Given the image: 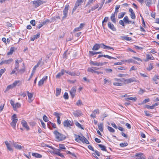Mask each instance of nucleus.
<instances>
[{
	"label": "nucleus",
	"mask_w": 159,
	"mask_h": 159,
	"mask_svg": "<svg viewBox=\"0 0 159 159\" xmlns=\"http://www.w3.org/2000/svg\"><path fill=\"white\" fill-rule=\"evenodd\" d=\"M125 12H123V13H120L119 14V15L118 16V18H121L124 16V15L125 14Z\"/></svg>",
	"instance_id": "obj_41"
},
{
	"label": "nucleus",
	"mask_w": 159,
	"mask_h": 159,
	"mask_svg": "<svg viewBox=\"0 0 159 159\" xmlns=\"http://www.w3.org/2000/svg\"><path fill=\"white\" fill-rule=\"evenodd\" d=\"M120 6L119 5H117L116 6L115 8V11L114 13L115 14H116L117 15V13L118 12V10L120 8Z\"/></svg>",
	"instance_id": "obj_39"
},
{
	"label": "nucleus",
	"mask_w": 159,
	"mask_h": 159,
	"mask_svg": "<svg viewBox=\"0 0 159 159\" xmlns=\"http://www.w3.org/2000/svg\"><path fill=\"white\" fill-rule=\"evenodd\" d=\"M153 64L152 63H151L149 65V67L147 68V70H151L153 68Z\"/></svg>",
	"instance_id": "obj_45"
},
{
	"label": "nucleus",
	"mask_w": 159,
	"mask_h": 159,
	"mask_svg": "<svg viewBox=\"0 0 159 159\" xmlns=\"http://www.w3.org/2000/svg\"><path fill=\"white\" fill-rule=\"evenodd\" d=\"M108 19V17H105L103 20L102 21V25L104 27L103 23L105 22H107Z\"/></svg>",
	"instance_id": "obj_55"
},
{
	"label": "nucleus",
	"mask_w": 159,
	"mask_h": 159,
	"mask_svg": "<svg viewBox=\"0 0 159 159\" xmlns=\"http://www.w3.org/2000/svg\"><path fill=\"white\" fill-rule=\"evenodd\" d=\"M107 129L111 132L114 133L115 132V130L111 127L108 126Z\"/></svg>",
	"instance_id": "obj_47"
},
{
	"label": "nucleus",
	"mask_w": 159,
	"mask_h": 159,
	"mask_svg": "<svg viewBox=\"0 0 159 159\" xmlns=\"http://www.w3.org/2000/svg\"><path fill=\"white\" fill-rule=\"evenodd\" d=\"M128 145V143H120V145L121 147H124Z\"/></svg>",
	"instance_id": "obj_56"
},
{
	"label": "nucleus",
	"mask_w": 159,
	"mask_h": 159,
	"mask_svg": "<svg viewBox=\"0 0 159 159\" xmlns=\"http://www.w3.org/2000/svg\"><path fill=\"white\" fill-rule=\"evenodd\" d=\"M81 4V3L78 2V1H76L75 2V6L72 10V13H73V12L76 10L78 7L80 6V5Z\"/></svg>",
	"instance_id": "obj_18"
},
{
	"label": "nucleus",
	"mask_w": 159,
	"mask_h": 159,
	"mask_svg": "<svg viewBox=\"0 0 159 159\" xmlns=\"http://www.w3.org/2000/svg\"><path fill=\"white\" fill-rule=\"evenodd\" d=\"M21 84V83L20 81L19 80H16L12 84L13 86L14 87H15L16 85H18V86H19Z\"/></svg>",
	"instance_id": "obj_27"
},
{
	"label": "nucleus",
	"mask_w": 159,
	"mask_h": 159,
	"mask_svg": "<svg viewBox=\"0 0 159 159\" xmlns=\"http://www.w3.org/2000/svg\"><path fill=\"white\" fill-rule=\"evenodd\" d=\"M6 70L5 68L1 69L0 70V78L1 77L2 75L5 71Z\"/></svg>",
	"instance_id": "obj_49"
},
{
	"label": "nucleus",
	"mask_w": 159,
	"mask_h": 159,
	"mask_svg": "<svg viewBox=\"0 0 159 159\" xmlns=\"http://www.w3.org/2000/svg\"><path fill=\"white\" fill-rule=\"evenodd\" d=\"M123 84L122 83L119 82H115L113 83L114 85L117 86H122Z\"/></svg>",
	"instance_id": "obj_48"
},
{
	"label": "nucleus",
	"mask_w": 159,
	"mask_h": 159,
	"mask_svg": "<svg viewBox=\"0 0 159 159\" xmlns=\"http://www.w3.org/2000/svg\"><path fill=\"white\" fill-rule=\"evenodd\" d=\"M69 9V5H66L65 6V8L63 10V15L64 16L62 17V20H63L66 18L67 16L68 11Z\"/></svg>",
	"instance_id": "obj_6"
},
{
	"label": "nucleus",
	"mask_w": 159,
	"mask_h": 159,
	"mask_svg": "<svg viewBox=\"0 0 159 159\" xmlns=\"http://www.w3.org/2000/svg\"><path fill=\"white\" fill-rule=\"evenodd\" d=\"M42 59L41 58L38 63L37 65H38V66L41 67L43 64V62L42 61Z\"/></svg>",
	"instance_id": "obj_40"
},
{
	"label": "nucleus",
	"mask_w": 159,
	"mask_h": 159,
	"mask_svg": "<svg viewBox=\"0 0 159 159\" xmlns=\"http://www.w3.org/2000/svg\"><path fill=\"white\" fill-rule=\"evenodd\" d=\"M5 143L6 145L7 148V149L10 151H13V149L11 148V146L10 144L8 143V141H6L5 142Z\"/></svg>",
	"instance_id": "obj_15"
},
{
	"label": "nucleus",
	"mask_w": 159,
	"mask_h": 159,
	"mask_svg": "<svg viewBox=\"0 0 159 159\" xmlns=\"http://www.w3.org/2000/svg\"><path fill=\"white\" fill-rule=\"evenodd\" d=\"M43 119L45 122H48V118L45 115H44L43 117Z\"/></svg>",
	"instance_id": "obj_59"
},
{
	"label": "nucleus",
	"mask_w": 159,
	"mask_h": 159,
	"mask_svg": "<svg viewBox=\"0 0 159 159\" xmlns=\"http://www.w3.org/2000/svg\"><path fill=\"white\" fill-rule=\"evenodd\" d=\"M105 71L107 73H111L112 72V70L111 69H106Z\"/></svg>",
	"instance_id": "obj_64"
},
{
	"label": "nucleus",
	"mask_w": 159,
	"mask_h": 159,
	"mask_svg": "<svg viewBox=\"0 0 159 159\" xmlns=\"http://www.w3.org/2000/svg\"><path fill=\"white\" fill-rule=\"evenodd\" d=\"M103 124L102 123L98 124V127L99 129L101 131H103Z\"/></svg>",
	"instance_id": "obj_33"
},
{
	"label": "nucleus",
	"mask_w": 159,
	"mask_h": 159,
	"mask_svg": "<svg viewBox=\"0 0 159 159\" xmlns=\"http://www.w3.org/2000/svg\"><path fill=\"white\" fill-rule=\"evenodd\" d=\"M108 27L111 30L113 31H116V29L114 25L111 22H108Z\"/></svg>",
	"instance_id": "obj_16"
},
{
	"label": "nucleus",
	"mask_w": 159,
	"mask_h": 159,
	"mask_svg": "<svg viewBox=\"0 0 159 159\" xmlns=\"http://www.w3.org/2000/svg\"><path fill=\"white\" fill-rule=\"evenodd\" d=\"M98 7L99 5L98 4H97L95 6H94L91 8V10L93 11L96 9L98 8Z\"/></svg>",
	"instance_id": "obj_57"
},
{
	"label": "nucleus",
	"mask_w": 159,
	"mask_h": 159,
	"mask_svg": "<svg viewBox=\"0 0 159 159\" xmlns=\"http://www.w3.org/2000/svg\"><path fill=\"white\" fill-rule=\"evenodd\" d=\"M98 146L101 148L102 150L107 152V149L105 146L102 144H98Z\"/></svg>",
	"instance_id": "obj_29"
},
{
	"label": "nucleus",
	"mask_w": 159,
	"mask_h": 159,
	"mask_svg": "<svg viewBox=\"0 0 159 159\" xmlns=\"http://www.w3.org/2000/svg\"><path fill=\"white\" fill-rule=\"evenodd\" d=\"M122 80H124V81L126 84H129L133 82H139V81L137 80L135 77H132L130 78L125 79L124 78H122Z\"/></svg>",
	"instance_id": "obj_4"
},
{
	"label": "nucleus",
	"mask_w": 159,
	"mask_h": 159,
	"mask_svg": "<svg viewBox=\"0 0 159 159\" xmlns=\"http://www.w3.org/2000/svg\"><path fill=\"white\" fill-rule=\"evenodd\" d=\"M102 48H104V49L108 48V49H112V50H114V49L112 48L111 47L109 46H106L105 45H104V44L103 43H102Z\"/></svg>",
	"instance_id": "obj_32"
},
{
	"label": "nucleus",
	"mask_w": 159,
	"mask_h": 159,
	"mask_svg": "<svg viewBox=\"0 0 159 159\" xmlns=\"http://www.w3.org/2000/svg\"><path fill=\"white\" fill-rule=\"evenodd\" d=\"M87 71L88 72H91L92 73H95V70H94L93 68H92V67L91 68H89L87 70Z\"/></svg>",
	"instance_id": "obj_42"
},
{
	"label": "nucleus",
	"mask_w": 159,
	"mask_h": 159,
	"mask_svg": "<svg viewBox=\"0 0 159 159\" xmlns=\"http://www.w3.org/2000/svg\"><path fill=\"white\" fill-rule=\"evenodd\" d=\"M120 39L122 40H126V41H131L132 40V38L127 36H121Z\"/></svg>",
	"instance_id": "obj_24"
},
{
	"label": "nucleus",
	"mask_w": 159,
	"mask_h": 159,
	"mask_svg": "<svg viewBox=\"0 0 159 159\" xmlns=\"http://www.w3.org/2000/svg\"><path fill=\"white\" fill-rule=\"evenodd\" d=\"M63 124L64 127H69L70 128V126L73 125V123L70 121H69L68 120H65L63 123Z\"/></svg>",
	"instance_id": "obj_5"
},
{
	"label": "nucleus",
	"mask_w": 159,
	"mask_h": 159,
	"mask_svg": "<svg viewBox=\"0 0 159 159\" xmlns=\"http://www.w3.org/2000/svg\"><path fill=\"white\" fill-rule=\"evenodd\" d=\"M95 54H96V52L93 51H89V57H92Z\"/></svg>",
	"instance_id": "obj_44"
},
{
	"label": "nucleus",
	"mask_w": 159,
	"mask_h": 159,
	"mask_svg": "<svg viewBox=\"0 0 159 159\" xmlns=\"http://www.w3.org/2000/svg\"><path fill=\"white\" fill-rule=\"evenodd\" d=\"M153 80L156 81L157 80L159 79V76L156 75H155L152 79Z\"/></svg>",
	"instance_id": "obj_63"
},
{
	"label": "nucleus",
	"mask_w": 159,
	"mask_h": 159,
	"mask_svg": "<svg viewBox=\"0 0 159 159\" xmlns=\"http://www.w3.org/2000/svg\"><path fill=\"white\" fill-rule=\"evenodd\" d=\"M40 34V32H38L37 34L34 35L33 37H32L30 38V40L32 41H34L35 39H36L39 38Z\"/></svg>",
	"instance_id": "obj_19"
},
{
	"label": "nucleus",
	"mask_w": 159,
	"mask_h": 159,
	"mask_svg": "<svg viewBox=\"0 0 159 159\" xmlns=\"http://www.w3.org/2000/svg\"><path fill=\"white\" fill-rule=\"evenodd\" d=\"M123 20L125 23L127 24L129 23V18L127 16H126L124 17L123 19Z\"/></svg>",
	"instance_id": "obj_36"
},
{
	"label": "nucleus",
	"mask_w": 159,
	"mask_h": 159,
	"mask_svg": "<svg viewBox=\"0 0 159 159\" xmlns=\"http://www.w3.org/2000/svg\"><path fill=\"white\" fill-rule=\"evenodd\" d=\"M75 140L76 141L79 143H80V141L82 142L83 139V137H84V136L81 137L80 135H77L75 134Z\"/></svg>",
	"instance_id": "obj_11"
},
{
	"label": "nucleus",
	"mask_w": 159,
	"mask_h": 159,
	"mask_svg": "<svg viewBox=\"0 0 159 159\" xmlns=\"http://www.w3.org/2000/svg\"><path fill=\"white\" fill-rule=\"evenodd\" d=\"M135 156L136 157L135 159H145V158L144 157L143 154L142 153L140 152L136 153Z\"/></svg>",
	"instance_id": "obj_9"
},
{
	"label": "nucleus",
	"mask_w": 159,
	"mask_h": 159,
	"mask_svg": "<svg viewBox=\"0 0 159 159\" xmlns=\"http://www.w3.org/2000/svg\"><path fill=\"white\" fill-rule=\"evenodd\" d=\"M130 16L132 19H134L135 18L136 16L134 12L131 13Z\"/></svg>",
	"instance_id": "obj_58"
},
{
	"label": "nucleus",
	"mask_w": 159,
	"mask_h": 159,
	"mask_svg": "<svg viewBox=\"0 0 159 159\" xmlns=\"http://www.w3.org/2000/svg\"><path fill=\"white\" fill-rule=\"evenodd\" d=\"M145 107L148 109H154V106L153 105L151 106L148 105H146L145 106Z\"/></svg>",
	"instance_id": "obj_54"
},
{
	"label": "nucleus",
	"mask_w": 159,
	"mask_h": 159,
	"mask_svg": "<svg viewBox=\"0 0 159 159\" xmlns=\"http://www.w3.org/2000/svg\"><path fill=\"white\" fill-rule=\"evenodd\" d=\"M32 155L36 158H40L42 157V155L37 153H33Z\"/></svg>",
	"instance_id": "obj_30"
},
{
	"label": "nucleus",
	"mask_w": 159,
	"mask_h": 159,
	"mask_svg": "<svg viewBox=\"0 0 159 159\" xmlns=\"http://www.w3.org/2000/svg\"><path fill=\"white\" fill-rule=\"evenodd\" d=\"M27 93L28 96V101L29 103H30L33 100V93H29V92L28 91H27Z\"/></svg>",
	"instance_id": "obj_10"
},
{
	"label": "nucleus",
	"mask_w": 159,
	"mask_h": 159,
	"mask_svg": "<svg viewBox=\"0 0 159 159\" xmlns=\"http://www.w3.org/2000/svg\"><path fill=\"white\" fill-rule=\"evenodd\" d=\"M65 72V70L63 69L61 70V72L58 73L56 75V77L57 79H59L60 77L62 76L64 74Z\"/></svg>",
	"instance_id": "obj_13"
},
{
	"label": "nucleus",
	"mask_w": 159,
	"mask_h": 159,
	"mask_svg": "<svg viewBox=\"0 0 159 159\" xmlns=\"http://www.w3.org/2000/svg\"><path fill=\"white\" fill-rule=\"evenodd\" d=\"M15 69H16L17 71L19 70V60H16L15 61Z\"/></svg>",
	"instance_id": "obj_23"
},
{
	"label": "nucleus",
	"mask_w": 159,
	"mask_h": 159,
	"mask_svg": "<svg viewBox=\"0 0 159 159\" xmlns=\"http://www.w3.org/2000/svg\"><path fill=\"white\" fill-rule=\"evenodd\" d=\"M61 92V89L59 88H57L56 89V94L57 96H58L60 94Z\"/></svg>",
	"instance_id": "obj_35"
},
{
	"label": "nucleus",
	"mask_w": 159,
	"mask_h": 159,
	"mask_svg": "<svg viewBox=\"0 0 159 159\" xmlns=\"http://www.w3.org/2000/svg\"><path fill=\"white\" fill-rule=\"evenodd\" d=\"M46 2V1L43 0H37L36 1H32L31 3H32L34 5V7H37L39 6Z\"/></svg>",
	"instance_id": "obj_2"
},
{
	"label": "nucleus",
	"mask_w": 159,
	"mask_h": 159,
	"mask_svg": "<svg viewBox=\"0 0 159 159\" xmlns=\"http://www.w3.org/2000/svg\"><path fill=\"white\" fill-rule=\"evenodd\" d=\"M23 126L25 127L27 130L30 129L29 126H28L27 122L25 120H22L21 123Z\"/></svg>",
	"instance_id": "obj_17"
},
{
	"label": "nucleus",
	"mask_w": 159,
	"mask_h": 159,
	"mask_svg": "<svg viewBox=\"0 0 159 159\" xmlns=\"http://www.w3.org/2000/svg\"><path fill=\"white\" fill-rule=\"evenodd\" d=\"M147 58L148 60H153L154 59L153 57L152 56V55H150L149 54H148L147 55Z\"/></svg>",
	"instance_id": "obj_46"
},
{
	"label": "nucleus",
	"mask_w": 159,
	"mask_h": 159,
	"mask_svg": "<svg viewBox=\"0 0 159 159\" xmlns=\"http://www.w3.org/2000/svg\"><path fill=\"white\" fill-rule=\"evenodd\" d=\"M15 48L14 47H12L11 48L10 51L7 53V55H11L13 52L15 51Z\"/></svg>",
	"instance_id": "obj_28"
},
{
	"label": "nucleus",
	"mask_w": 159,
	"mask_h": 159,
	"mask_svg": "<svg viewBox=\"0 0 159 159\" xmlns=\"http://www.w3.org/2000/svg\"><path fill=\"white\" fill-rule=\"evenodd\" d=\"M59 150H60L59 149H57L56 150L54 151V153L58 156H60L61 157H64V155L61 153H60V152H59Z\"/></svg>",
	"instance_id": "obj_26"
},
{
	"label": "nucleus",
	"mask_w": 159,
	"mask_h": 159,
	"mask_svg": "<svg viewBox=\"0 0 159 159\" xmlns=\"http://www.w3.org/2000/svg\"><path fill=\"white\" fill-rule=\"evenodd\" d=\"M65 72L71 76H75L76 75V74L75 72H72L70 71L69 70H66Z\"/></svg>",
	"instance_id": "obj_34"
},
{
	"label": "nucleus",
	"mask_w": 159,
	"mask_h": 159,
	"mask_svg": "<svg viewBox=\"0 0 159 159\" xmlns=\"http://www.w3.org/2000/svg\"><path fill=\"white\" fill-rule=\"evenodd\" d=\"M102 47V44H96L94 45L93 46L92 50H97L99 49L100 47Z\"/></svg>",
	"instance_id": "obj_14"
},
{
	"label": "nucleus",
	"mask_w": 159,
	"mask_h": 159,
	"mask_svg": "<svg viewBox=\"0 0 159 159\" xmlns=\"http://www.w3.org/2000/svg\"><path fill=\"white\" fill-rule=\"evenodd\" d=\"M132 100L134 101H136L137 100V98L136 97H130L128 98H125V100L126 101H128V100Z\"/></svg>",
	"instance_id": "obj_31"
},
{
	"label": "nucleus",
	"mask_w": 159,
	"mask_h": 159,
	"mask_svg": "<svg viewBox=\"0 0 159 159\" xmlns=\"http://www.w3.org/2000/svg\"><path fill=\"white\" fill-rule=\"evenodd\" d=\"M116 15V14H115V13H113L111 16V21L114 23H116V20L115 19Z\"/></svg>",
	"instance_id": "obj_25"
},
{
	"label": "nucleus",
	"mask_w": 159,
	"mask_h": 159,
	"mask_svg": "<svg viewBox=\"0 0 159 159\" xmlns=\"http://www.w3.org/2000/svg\"><path fill=\"white\" fill-rule=\"evenodd\" d=\"M14 87L12 84L10 85L7 86L6 89V91H8L10 89H12Z\"/></svg>",
	"instance_id": "obj_50"
},
{
	"label": "nucleus",
	"mask_w": 159,
	"mask_h": 159,
	"mask_svg": "<svg viewBox=\"0 0 159 159\" xmlns=\"http://www.w3.org/2000/svg\"><path fill=\"white\" fill-rule=\"evenodd\" d=\"M97 113H99V110L98 109L95 110L94 111L93 113L91 114V116L93 118H95L96 117V115Z\"/></svg>",
	"instance_id": "obj_20"
},
{
	"label": "nucleus",
	"mask_w": 159,
	"mask_h": 159,
	"mask_svg": "<svg viewBox=\"0 0 159 159\" xmlns=\"http://www.w3.org/2000/svg\"><path fill=\"white\" fill-rule=\"evenodd\" d=\"M73 113L75 117H79L81 116L82 115L81 111L80 110L74 111Z\"/></svg>",
	"instance_id": "obj_12"
},
{
	"label": "nucleus",
	"mask_w": 159,
	"mask_h": 159,
	"mask_svg": "<svg viewBox=\"0 0 159 159\" xmlns=\"http://www.w3.org/2000/svg\"><path fill=\"white\" fill-rule=\"evenodd\" d=\"M75 124L76 126H77L78 128H81L82 129H84V128L82 127L81 125L77 121L75 122Z\"/></svg>",
	"instance_id": "obj_43"
},
{
	"label": "nucleus",
	"mask_w": 159,
	"mask_h": 159,
	"mask_svg": "<svg viewBox=\"0 0 159 159\" xmlns=\"http://www.w3.org/2000/svg\"><path fill=\"white\" fill-rule=\"evenodd\" d=\"M63 97L65 99H68L69 98V96L68 93L66 92H65L64 93Z\"/></svg>",
	"instance_id": "obj_52"
},
{
	"label": "nucleus",
	"mask_w": 159,
	"mask_h": 159,
	"mask_svg": "<svg viewBox=\"0 0 159 159\" xmlns=\"http://www.w3.org/2000/svg\"><path fill=\"white\" fill-rule=\"evenodd\" d=\"M13 145L14 146V147L16 149H20L22 148L21 146L18 144L16 142H13Z\"/></svg>",
	"instance_id": "obj_22"
},
{
	"label": "nucleus",
	"mask_w": 159,
	"mask_h": 159,
	"mask_svg": "<svg viewBox=\"0 0 159 159\" xmlns=\"http://www.w3.org/2000/svg\"><path fill=\"white\" fill-rule=\"evenodd\" d=\"M59 148L60 149H66V148L63 144H59Z\"/></svg>",
	"instance_id": "obj_51"
},
{
	"label": "nucleus",
	"mask_w": 159,
	"mask_h": 159,
	"mask_svg": "<svg viewBox=\"0 0 159 159\" xmlns=\"http://www.w3.org/2000/svg\"><path fill=\"white\" fill-rule=\"evenodd\" d=\"M53 134L55 135L56 139L59 141H62L66 139V137L65 135L59 133L57 130H55L53 132Z\"/></svg>",
	"instance_id": "obj_1"
},
{
	"label": "nucleus",
	"mask_w": 159,
	"mask_h": 159,
	"mask_svg": "<svg viewBox=\"0 0 159 159\" xmlns=\"http://www.w3.org/2000/svg\"><path fill=\"white\" fill-rule=\"evenodd\" d=\"M44 82L42 81L41 80L38 83V85L39 86H40L42 85L43 83Z\"/></svg>",
	"instance_id": "obj_62"
},
{
	"label": "nucleus",
	"mask_w": 159,
	"mask_h": 159,
	"mask_svg": "<svg viewBox=\"0 0 159 159\" xmlns=\"http://www.w3.org/2000/svg\"><path fill=\"white\" fill-rule=\"evenodd\" d=\"M59 115V114L56 112H55L53 113V115H54L55 116H56L57 118H60Z\"/></svg>",
	"instance_id": "obj_60"
},
{
	"label": "nucleus",
	"mask_w": 159,
	"mask_h": 159,
	"mask_svg": "<svg viewBox=\"0 0 159 159\" xmlns=\"http://www.w3.org/2000/svg\"><path fill=\"white\" fill-rule=\"evenodd\" d=\"M76 91V87L75 86L73 87L70 91V94L72 98H73L75 97Z\"/></svg>",
	"instance_id": "obj_7"
},
{
	"label": "nucleus",
	"mask_w": 159,
	"mask_h": 159,
	"mask_svg": "<svg viewBox=\"0 0 159 159\" xmlns=\"http://www.w3.org/2000/svg\"><path fill=\"white\" fill-rule=\"evenodd\" d=\"M104 83L106 84L107 82H108L109 84H111V81L107 80V79H104Z\"/></svg>",
	"instance_id": "obj_61"
},
{
	"label": "nucleus",
	"mask_w": 159,
	"mask_h": 159,
	"mask_svg": "<svg viewBox=\"0 0 159 159\" xmlns=\"http://www.w3.org/2000/svg\"><path fill=\"white\" fill-rule=\"evenodd\" d=\"M11 120H12V121L11 123V125L13 128H15L18 121V119L16 118V114H14L12 116Z\"/></svg>",
	"instance_id": "obj_3"
},
{
	"label": "nucleus",
	"mask_w": 159,
	"mask_h": 159,
	"mask_svg": "<svg viewBox=\"0 0 159 159\" xmlns=\"http://www.w3.org/2000/svg\"><path fill=\"white\" fill-rule=\"evenodd\" d=\"M82 142L84 143H85L87 144H89V141L84 137H83V139Z\"/></svg>",
	"instance_id": "obj_37"
},
{
	"label": "nucleus",
	"mask_w": 159,
	"mask_h": 159,
	"mask_svg": "<svg viewBox=\"0 0 159 159\" xmlns=\"http://www.w3.org/2000/svg\"><path fill=\"white\" fill-rule=\"evenodd\" d=\"M13 61V59L12 58H11L8 60H4L2 61V63H3L4 64H9L12 62Z\"/></svg>",
	"instance_id": "obj_21"
},
{
	"label": "nucleus",
	"mask_w": 159,
	"mask_h": 159,
	"mask_svg": "<svg viewBox=\"0 0 159 159\" xmlns=\"http://www.w3.org/2000/svg\"><path fill=\"white\" fill-rule=\"evenodd\" d=\"M76 104L78 106H80L82 105V103L81 100H79L78 101L76 102Z\"/></svg>",
	"instance_id": "obj_53"
},
{
	"label": "nucleus",
	"mask_w": 159,
	"mask_h": 159,
	"mask_svg": "<svg viewBox=\"0 0 159 159\" xmlns=\"http://www.w3.org/2000/svg\"><path fill=\"white\" fill-rule=\"evenodd\" d=\"M125 62H133L134 63H137V64L138 63V62H137L135 61L134 60H133V59H129L128 60H125Z\"/></svg>",
	"instance_id": "obj_38"
},
{
	"label": "nucleus",
	"mask_w": 159,
	"mask_h": 159,
	"mask_svg": "<svg viewBox=\"0 0 159 159\" xmlns=\"http://www.w3.org/2000/svg\"><path fill=\"white\" fill-rule=\"evenodd\" d=\"M107 63V62H95L91 61H90V64L97 66H102L106 64Z\"/></svg>",
	"instance_id": "obj_8"
}]
</instances>
